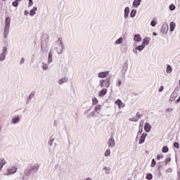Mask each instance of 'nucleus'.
Segmentation results:
<instances>
[{"mask_svg": "<svg viewBox=\"0 0 180 180\" xmlns=\"http://www.w3.org/2000/svg\"><path fill=\"white\" fill-rule=\"evenodd\" d=\"M1 1H3V2H5V1H6V0H1Z\"/></svg>", "mask_w": 180, "mask_h": 180, "instance_id": "obj_60", "label": "nucleus"}, {"mask_svg": "<svg viewBox=\"0 0 180 180\" xmlns=\"http://www.w3.org/2000/svg\"><path fill=\"white\" fill-rule=\"evenodd\" d=\"M156 25H157V22L155 20H152L150 22V26H153V27H155Z\"/></svg>", "mask_w": 180, "mask_h": 180, "instance_id": "obj_37", "label": "nucleus"}, {"mask_svg": "<svg viewBox=\"0 0 180 180\" xmlns=\"http://www.w3.org/2000/svg\"><path fill=\"white\" fill-rule=\"evenodd\" d=\"M176 7L175 6V5L174 4H171L169 6V9H170V11H175V8Z\"/></svg>", "mask_w": 180, "mask_h": 180, "instance_id": "obj_35", "label": "nucleus"}, {"mask_svg": "<svg viewBox=\"0 0 180 180\" xmlns=\"http://www.w3.org/2000/svg\"><path fill=\"white\" fill-rule=\"evenodd\" d=\"M172 110H174V109L169 108H167L166 112H172Z\"/></svg>", "mask_w": 180, "mask_h": 180, "instance_id": "obj_53", "label": "nucleus"}, {"mask_svg": "<svg viewBox=\"0 0 180 180\" xmlns=\"http://www.w3.org/2000/svg\"><path fill=\"white\" fill-rule=\"evenodd\" d=\"M11 27V17H6L5 19V27H4V39L8 37V34H9V29Z\"/></svg>", "mask_w": 180, "mask_h": 180, "instance_id": "obj_2", "label": "nucleus"}, {"mask_svg": "<svg viewBox=\"0 0 180 180\" xmlns=\"http://www.w3.org/2000/svg\"><path fill=\"white\" fill-rule=\"evenodd\" d=\"M162 153H168L169 149L167 146H164L162 150Z\"/></svg>", "mask_w": 180, "mask_h": 180, "instance_id": "obj_36", "label": "nucleus"}, {"mask_svg": "<svg viewBox=\"0 0 180 180\" xmlns=\"http://www.w3.org/2000/svg\"><path fill=\"white\" fill-rule=\"evenodd\" d=\"M37 11V7L34 6V7H33V9H32V10L30 11V16H34V15H36V11Z\"/></svg>", "mask_w": 180, "mask_h": 180, "instance_id": "obj_21", "label": "nucleus"}, {"mask_svg": "<svg viewBox=\"0 0 180 180\" xmlns=\"http://www.w3.org/2000/svg\"><path fill=\"white\" fill-rule=\"evenodd\" d=\"M155 159H153L152 160V162H151V165H150V167H152L153 168H154V167H155Z\"/></svg>", "mask_w": 180, "mask_h": 180, "instance_id": "obj_42", "label": "nucleus"}, {"mask_svg": "<svg viewBox=\"0 0 180 180\" xmlns=\"http://www.w3.org/2000/svg\"><path fill=\"white\" fill-rule=\"evenodd\" d=\"M144 47H146V46L141 44V45H139V46H136V50H139V51H142L143 50Z\"/></svg>", "mask_w": 180, "mask_h": 180, "instance_id": "obj_26", "label": "nucleus"}, {"mask_svg": "<svg viewBox=\"0 0 180 180\" xmlns=\"http://www.w3.org/2000/svg\"><path fill=\"white\" fill-rule=\"evenodd\" d=\"M6 164V161H5V159L1 158L0 159V171L4 168V166Z\"/></svg>", "mask_w": 180, "mask_h": 180, "instance_id": "obj_19", "label": "nucleus"}, {"mask_svg": "<svg viewBox=\"0 0 180 180\" xmlns=\"http://www.w3.org/2000/svg\"><path fill=\"white\" fill-rule=\"evenodd\" d=\"M52 63H53V51L51 50L49 53L48 64H51Z\"/></svg>", "mask_w": 180, "mask_h": 180, "instance_id": "obj_10", "label": "nucleus"}, {"mask_svg": "<svg viewBox=\"0 0 180 180\" xmlns=\"http://www.w3.org/2000/svg\"><path fill=\"white\" fill-rule=\"evenodd\" d=\"M95 116V112L92 111L89 115H87V117L89 119L91 117H94Z\"/></svg>", "mask_w": 180, "mask_h": 180, "instance_id": "obj_34", "label": "nucleus"}, {"mask_svg": "<svg viewBox=\"0 0 180 180\" xmlns=\"http://www.w3.org/2000/svg\"><path fill=\"white\" fill-rule=\"evenodd\" d=\"M128 180H131V179H128Z\"/></svg>", "mask_w": 180, "mask_h": 180, "instance_id": "obj_64", "label": "nucleus"}, {"mask_svg": "<svg viewBox=\"0 0 180 180\" xmlns=\"http://www.w3.org/2000/svg\"><path fill=\"white\" fill-rule=\"evenodd\" d=\"M42 64H43V66H42L43 70H47L49 68V65L44 63H43Z\"/></svg>", "mask_w": 180, "mask_h": 180, "instance_id": "obj_41", "label": "nucleus"}, {"mask_svg": "<svg viewBox=\"0 0 180 180\" xmlns=\"http://www.w3.org/2000/svg\"><path fill=\"white\" fill-rule=\"evenodd\" d=\"M164 91V86H161L159 89V92H162Z\"/></svg>", "mask_w": 180, "mask_h": 180, "instance_id": "obj_51", "label": "nucleus"}, {"mask_svg": "<svg viewBox=\"0 0 180 180\" xmlns=\"http://www.w3.org/2000/svg\"><path fill=\"white\" fill-rule=\"evenodd\" d=\"M20 121V118H19V117H16L12 119L13 124H16L17 123H19Z\"/></svg>", "mask_w": 180, "mask_h": 180, "instance_id": "obj_22", "label": "nucleus"}, {"mask_svg": "<svg viewBox=\"0 0 180 180\" xmlns=\"http://www.w3.org/2000/svg\"><path fill=\"white\" fill-rule=\"evenodd\" d=\"M136 13H137V11L133 9L130 13L131 18H134V16H136Z\"/></svg>", "mask_w": 180, "mask_h": 180, "instance_id": "obj_29", "label": "nucleus"}, {"mask_svg": "<svg viewBox=\"0 0 180 180\" xmlns=\"http://www.w3.org/2000/svg\"><path fill=\"white\" fill-rule=\"evenodd\" d=\"M138 134H141V131H139Z\"/></svg>", "mask_w": 180, "mask_h": 180, "instance_id": "obj_58", "label": "nucleus"}, {"mask_svg": "<svg viewBox=\"0 0 180 180\" xmlns=\"http://www.w3.org/2000/svg\"><path fill=\"white\" fill-rule=\"evenodd\" d=\"M54 140H55L54 138H52V137L50 138V140L48 142V144L49 146H50V147H53V143L54 142Z\"/></svg>", "mask_w": 180, "mask_h": 180, "instance_id": "obj_28", "label": "nucleus"}, {"mask_svg": "<svg viewBox=\"0 0 180 180\" xmlns=\"http://www.w3.org/2000/svg\"><path fill=\"white\" fill-rule=\"evenodd\" d=\"M133 52L135 53V54H137V49H133Z\"/></svg>", "mask_w": 180, "mask_h": 180, "instance_id": "obj_56", "label": "nucleus"}, {"mask_svg": "<svg viewBox=\"0 0 180 180\" xmlns=\"http://www.w3.org/2000/svg\"><path fill=\"white\" fill-rule=\"evenodd\" d=\"M20 65H22V64H25V58H22L20 61Z\"/></svg>", "mask_w": 180, "mask_h": 180, "instance_id": "obj_46", "label": "nucleus"}, {"mask_svg": "<svg viewBox=\"0 0 180 180\" xmlns=\"http://www.w3.org/2000/svg\"><path fill=\"white\" fill-rule=\"evenodd\" d=\"M161 158H164V155H158L157 160H161Z\"/></svg>", "mask_w": 180, "mask_h": 180, "instance_id": "obj_47", "label": "nucleus"}, {"mask_svg": "<svg viewBox=\"0 0 180 180\" xmlns=\"http://www.w3.org/2000/svg\"><path fill=\"white\" fill-rule=\"evenodd\" d=\"M141 4V0H134L133 2L134 6L136 8L140 6V4Z\"/></svg>", "mask_w": 180, "mask_h": 180, "instance_id": "obj_20", "label": "nucleus"}, {"mask_svg": "<svg viewBox=\"0 0 180 180\" xmlns=\"http://www.w3.org/2000/svg\"><path fill=\"white\" fill-rule=\"evenodd\" d=\"M108 144L110 148H113L116 146V141L113 139V136H110V139H108Z\"/></svg>", "mask_w": 180, "mask_h": 180, "instance_id": "obj_6", "label": "nucleus"}, {"mask_svg": "<svg viewBox=\"0 0 180 180\" xmlns=\"http://www.w3.org/2000/svg\"><path fill=\"white\" fill-rule=\"evenodd\" d=\"M150 44V38L145 37L143 40L142 45L143 46H148Z\"/></svg>", "mask_w": 180, "mask_h": 180, "instance_id": "obj_16", "label": "nucleus"}, {"mask_svg": "<svg viewBox=\"0 0 180 180\" xmlns=\"http://www.w3.org/2000/svg\"><path fill=\"white\" fill-rule=\"evenodd\" d=\"M105 87L109 88L110 86V77H108L105 79Z\"/></svg>", "mask_w": 180, "mask_h": 180, "instance_id": "obj_23", "label": "nucleus"}, {"mask_svg": "<svg viewBox=\"0 0 180 180\" xmlns=\"http://www.w3.org/2000/svg\"><path fill=\"white\" fill-rule=\"evenodd\" d=\"M134 41H136V43H140V41H141V36L139 34H135Z\"/></svg>", "mask_w": 180, "mask_h": 180, "instance_id": "obj_14", "label": "nucleus"}, {"mask_svg": "<svg viewBox=\"0 0 180 180\" xmlns=\"http://www.w3.org/2000/svg\"><path fill=\"white\" fill-rule=\"evenodd\" d=\"M12 5L13 6H15V7L18 6V5H19V1L15 0V1L13 2Z\"/></svg>", "mask_w": 180, "mask_h": 180, "instance_id": "obj_38", "label": "nucleus"}, {"mask_svg": "<svg viewBox=\"0 0 180 180\" xmlns=\"http://www.w3.org/2000/svg\"><path fill=\"white\" fill-rule=\"evenodd\" d=\"M147 137V134L143 133L141 136V139L139 140V144H143L146 141V138Z\"/></svg>", "mask_w": 180, "mask_h": 180, "instance_id": "obj_9", "label": "nucleus"}, {"mask_svg": "<svg viewBox=\"0 0 180 180\" xmlns=\"http://www.w3.org/2000/svg\"><path fill=\"white\" fill-rule=\"evenodd\" d=\"M105 174H109V173L108 172H106Z\"/></svg>", "mask_w": 180, "mask_h": 180, "instance_id": "obj_62", "label": "nucleus"}, {"mask_svg": "<svg viewBox=\"0 0 180 180\" xmlns=\"http://www.w3.org/2000/svg\"><path fill=\"white\" fill-rule=\"evenodd\" d=\"M162 27L161 30H164L163 32L166 30V33L168 32V25H162Z\"/></svg>", "mask_w": 180, "mask_h": 180, "instance_id": "obj_30", "label": "nucleus"}, {"mask_svg": "<svg viewBox=\"0 0 180 180\" xmlns=\"http://www.w3.org/2000/svg\"><path fill=\"white\" fill-rule=\"evenodd\" d=\"M178 96V94H176V91H173L172 94L170 96L169 101L171 102H174L175 99H176V97Z\"/></svg>", "mask_w": 180, "mask_h": 180, "instance_id": "obj_8", "label": "nucleus"}, {"mask_svg": "<svg viewBox=\"0 0 180 180\" xmlns=\"http://www.w3.org/2000/svg\"><path fill=\"white\" fill-rule=\"evenodd\" d=\"M166 72L167 74H171V72H172V68L171 67V65H167Z\"/></svg>", "mask_w": 180, "mask_h": 180, "instance_id": "obj_25", "label": "nucleus"}, {"mask_svg": "<svg viewBox=\"0 0 180 180\" xmlns=\"http://www.w3.org/2000/svg\"><path fill=\"white\" fill-rule=\"evenodd\" d=\"M109 75V71L106 72H101L98 74V78H106L108 75Z\"/></svg>", "mask_w": 180, "mask_h": 180, "instance_id": "obj_7", "label": "nucleus"}, {"mask_svg": "<svg viewBox=\"0 0 180 180\" xmlns=\"http://www.w3.org/2000/svg\"><path fill=\"white\" fill-rule=\"evenodd\" d=\"M39 168H40V165H39V163L31 165L30 166V169L25 170L24 175H25V176H30V175L33 174H36V172L39 171Z\"/></svg>", "mask_w": 180, "mask_h": 180, "instance_id": "obj_1", "label": "nucleus"}, {"mask_svg": "<svg viewBox=\"0 0 180 180\" xmlns=\"http://www.w3.org/2000/svg\"><path fill=\"white\" fill-rule=\"evenodd\" d=\"M143 115H140V112H137L136 113V117H138V119H141V117H142Z\"/></svg>", "mask_w": 180, "mask_h": 180, "instance_id": "obj_49", "label": "nucleus"}, {"mask_svg": "<svg viewBox=\"0 0 180 180\" xmlns=\"http://www.w3.org/2000/svg\"><path fill=\"white\" fill-rule=\"evenodd\" d=\"M106 82V81L105 79H101L100 80V86L101 88H104L105 87V83Z\"/></svg>", "mask_w": 180, "mask_h": 180, "instance_id": "obj_27", "label": "nucleus"}, {"mask_svg": "<svg viewBox=\"0 0 180 180\" xmlns=\"http://www.w3.org/2000/svg\"><path fill=\"white\" fill-rule=\"evenodd\" d=\"M105 157H109L110 155V149H107L104 153Z\"/></svg>", "mask_w": 180, "mask_h": 180, "instance_id": "obj_33", "label": "nucleus"}, {"mask_svg": "<svg viewBox=\"0 0 180 180\" xmlns=\"http://www.w3.org/2000/svg\"><path fill=\"white\" fill-rule=\"evenodd\" d=\"M144 130L146 133H150V130H151V125L148 122H146L144 124Z\"/></svg>", "mask_w": 180, "mask_h": 180, "instance_id": "obj_11", "label": "nucleus"}, {"mask_svg": "<svg viewBox=\"0 0 180 180\" xmlns=\"http://www.w3.org/2000/svg\"><path fill=\"white\" fill-rule=\"evenodd\" d=\"M29 1H33V0H28Z\"/></svg>", "mask_w": 180, "mask_h": 180, "instance_id": "obj_61", "label": "nucleus"}, {"mask_svg": "<svg viewBox=\"0 0 180 180\" xmlns=\"http://www.w3.org/2000/svg\"><path fill=\"white\" fill-rule=\"evenodd\" d=\"M129 122H139V117H134L133 118H129Z\"/></svg>", "mask_w": 180, "mask_h": 180, "instance_id": "obj_32", "label": "nucleus"}, {"mask_svg": "<svg viewBox=\"0 0 180 180\" xmlns=\"http://www.w3.org/2000/svg\"><path fill=\"white\" fill-rule=\"evenodd\" d=\"M105 94H108V89H103L98 94V96L100 98H102L103 96H105Z\"/></svg>", "mask_w": 180, "mask_h": 180, "instance_id": "obj_15", "label": "nucleus"}, {"mask_svg": "<svg viewBox=\"0 0 180 180\" xmlns=\"http://www.w3.org/2000/svg\"><path fill=\"white\" fill-rule=\"evenodd\" d=\"M65 82H68V77H64L58 80L59 85H63Z\"/></svg>", "mask_w": 180, "mask_h": 180, "instance_id": "obj_13", "label": "nucleus"}, {"mask_svg": "<svg viewBox=\"0 0 180 180\" xmlns=\"http://www.w3.org/2000/svg\"><path fill=\"white\" fill-rule=\"evenodd\" d=\"M115 105H117L119 108L122 107V105H123V103L120 101V99H118L115 101Z\"/></svg>", "mask_w": 180, "mask_h": 180, "instance_id": "obj_31", "label": "nucleus"}, {"mask_svg": "<svg viewBox=\"0 0 180 180\" xmlns=\"http://www.w3.org/2000/svg\"><path fill=\"white\" fill-rule=\"evenodd\" d=\"M29 6H33V1H29Z\"/></svg>", "mask_w": 180, "mask_h": 180, "instance_id": "obj_54", "label": "nucleus"}, {"mask_svg": "<svg viewBox=\"0 0 180 180\" xmlns=\"http://www.w3.org/2000/svg\"><path fill=\"white\" fill-rule=\"evenodd\" d=\"M93 103L94 105H98V99L96 98L93 99Z\"/></svg>", "mask_w": 180, "mask_h": 180, "instance_id": "obj_48", "label": "nucleus"}, {"mask_svg": "<svg viewBox=\"0 0 180 180\" xmlns=\"http://www.w3.org/2000/svg\"><path fill=\"white\" fill-rule=\"evenodd\" d=\"M179 85H180V79H179Z\"/></svg>", "mask_w": 180, "mask_h": 180, "instance_id": "obj_63", "label": "nucleus"}, {"mask_svg": "<svg viewBox=\"0 0 180 180\" xmlns=\"http://www.w3.org/2000/svg\"><path fill=\"white\" fill-rule=\"evenodd\" d=\"M103 169H105V170H106V169H108V167H104Z\"/></svg>", "mask_w": 180, "mask_h": 180, "instance_id": "obj_59", "label": "nucleus"}, {"mask_svg": "<svg viewBox=\"0 0 180 180\" xmlns=\"http://www.w3.org/2000/svg\"><path fill=\"white\" fill-rule=\"evenodd\" d=\"M169 161H171L170 158H167L165 160V165H167L168 163L169 162Z\"/></svg>", "mask_w": 180, "mask_h": 180, "instance_id": "obj_45", "label": "nucleus"}, {"mask_svg": "<svg viewBox=\"0 0 180 180\" xmlns=\"http://www.w3.org/2000/svg\"><path fill=\"white\" fill-rule=\"evenodd\" d=\"M166 172H167V173H171V172H172V168H171V167L168 168V169L166 170Z\"/></svg>", "mask_w": 180, "mask_h": 180, "instance_id": "obj_50", "label": "nucleus"}, {"mask_svg": "<svg viewBox=\"0 0 180 180\" xmlns=\"http://www.w3.org/2000/svg\"><path fill=\"white\" fill-rule=\"evenodd\" d=\"M34 97V93L32 92L27 100V105H29V103H30V101H32V99H33Z\"/></svg>", "mask_w": 180, "mask_h": 180, "instance_id": "obj_18", "label": "nucleus"}, {"mask_svg": "<svg viewBox=\"0 0 180 180\" xmlns=\"http://www.w3.org/2000/svg\"><path fill=\"white\" fill-rule=\"evenodd\" d=\"M153 36H157V33L153 32Z\"/></svg>", "mask_w": 180, "mask_h": 180, "instance_id": "obj_57", "label": "nucleus"}, {"mask_svg": "<svg viewBox=\"0 0 180 180\" xmlns=\"http://www.w3.org/2000/svg\"><path fill=\"white\" fill-rule=\"evenodd\" d=\"M123 43V38L120 37L118 39H117L115 42V44H122Z\"/></svg>", "mask_w": 180, "mask_h": 180, "instance_id": "obj_24", "label": "nucleus"}, {"mask_svg": "<svg viewBox=\"0 0 180 180\" xmlns=\"http://www.w3.org/2000/svg\"><path fill=\"white\" fill-rule=\"evenodd\" d=\"M129 13H130V8L129 7H126L124 8V19H127V18H129Z\"/></svg>", "mask_w": 180, "mask_h": 180, "instance_id": "obj_12", "label": "nucleus"}, {"mask_svg": "<svg viewBox=\"0 0 180 180\" xmlns=\"http://www.w3.org/2000/svg\"><path fill=\"white\" fill-rule=\"evenodd\" d=\"M176 26V25L175 24V22H170L169 23V27H170V32H174V30H175V27Z\"/></svg>", "mask_w": 180, "mask_h": 180, "instance_id": "obj_17", "label": "nucleus"}, {"mask_svg": "<svg viewBox=\"0 0 180 180\" xmlns=\"http://www.w3.org/2000/svg\"><path fill=\"white\" fill-rule=\"evenodd\" d=\"M101 108V105H97L95 106L94 110H96V112H98V110H100Z\"/></svg>", "mask_w": 180, "mask_h": 180, "instance_id": "obj_39", "label": "nucleus"}, {"mask_svg": "<svg viewBox=\"0 0 180 180\" xmlns=\"http://www.w3.org/2000/svg\"><path fill=\"white\" fill-rule=\"evenodd\" d=\"M57 44H58V47L56 48V52L58 53V54H63L64 44H63V39L61 37L58 38Z\"/></svg>", "mask_w": 180, "mask_h": 180, "instance_id": "obj_3", "label": "nucleus"}, {"mask_svg": "<svg viewBox=\"0 0 180 180\" xmlns=\"http://www.w3.org/2000/svg\"><path fill=\"white\" fill-rule=\"evenodd\" d=\"M8 51V49L6 46L3 47L2 52L0 53V61H5L6 59V53Z\"/></svg>", "mask_w": 180, "mask_h": 180, "instance_id": "obj_4", "label": "nucleus"}, {"mask_svg": "<svg viewBox=\"0 0 180 180\" xmlns=\"http://www.w3.org/2000/svg\"><path fill=\"white\" fill-rule=\"evenodd\" d=\"M24 14H25V15H29V11H25Z\"/></svg>", "mask_w": 180, "mask_h": 180, "instance_id": "obj_55", "label": "nucleus"}, {"mask_svg": "<svg viewBox=\"0 0 180 180\" xmlns=\"http://www.w3.org/2000/svg\"><path fill=\"white\" fill-rule=\"evenodd\" d=\"M91 110V108L88 109V110H86L84 111V115H88V113H89V111Z\"/></svg>", "mask_w": 180, "mask_h": 180, "instance_id": "obj_52", "label": "nucleus"}, {"mask_svg": "<svg viewBox=\"0 0 180 180\" xmlns=\"http://www.w3.org/2000/svg\"><path fill=\"white\" fill-rule=\"evenodd\" d=\"M174 147H175V148H177V150L179 148V143L176 142L174 143Z\"/></svg>", "mask_w": 180, "mask_h": 180, "instance_id": "obj_43", "label": "nucleus"}, {"mask_svg": "<svg viewBox=\"0 0 180 180\" xmlns=\"http://www.w3.org/2000/svg\"><path fill=\"white\" fill-rule=\"evenodd\" d=\"M15 172H18V168L13 167L11 168L7 169L5 172V175H12L15 174Z\"/></svg>", "mask_w": 180, "mask_h": 180, "instance_id": "obj_5", "label": "nucleus"}, {"mask_svg": "<svg viewBox=\"0 0 180 180\" xmlns=\"http://www.w3.org/2000/svg\"><path fill=\"white\" fill-rule=\"evenodd\" d=\"M120 85H122V81H120V79H119L117 83H116V86H120Z\"/></svg>", "mask_w": 180, "mask_h": 180, "instance_id": "obj_44", "label": "nucleus"}, {"mask_svg": "<svg viewBox=\"0 0 180 180\" xmlns=\"http://www.w3.org/2000/svg\"><path fill=\"white\" fill-rule=\"evenodd\" d=\"M146 179H148V180L153 179V174H147Z\"/></svg>", "mask_w": 180, "mask_h": 180, "instance_id": "obj_40", "label": "nucleus"}]
</instances>
